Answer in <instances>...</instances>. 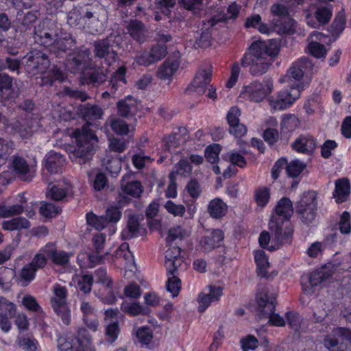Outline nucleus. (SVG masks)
<instances>
[{
    "label": "nucleus",
    "instance_id": "44",
    "mask_svg": "<svg viewBox=\"0 0 351 351\" xmlns=\"http://www.w3.org/2000/svg\"><path fill=\"white\" fill-rule=\"evenodd\" d=\"M118 112L121 116H128L133 112L137 108L136 101L132 97H127L125 99L117 104Z\"/></svg>",
    "mask_w": 351,
    "mask_h": 351
},
{
    "label": "nucleus",
    "instance_id": "56",
    "mask_svg": "<svg viewBox=\"0 0 351 351\" xmlns=\"http://www.w3.org/2000/svg\"><path fill=\"white\" fill-rule=\"evenodd\" d=\"M270 199V191L266 187L259 188L255 193V200L257 205L264 207L269 202Z\"/></svg>",
    "mask_w": 351,
    "mask_h": 351
},
{
    "label": "nucleus",
    "instance_id": "62",
    "mask_svg": "<svg viewBox=\"0 0 351 351\" xmlns=\"http://www.w3.org/2000/svg\"><path fill=\"white\" fill-rule=\"evenodd\" d=\"M40 214L45 217H53L60 212L58 207L51 203H43L40 208Z\"/></svg>",
    "mask_w": 351,
    "mask_h": 351
},
{
    "label": "nucleus",
    "instance_id": "29",
    "mask_svg": "<svg viewBox=\"0 0 351 351\" xmlns=\"http://www.w3.org/2000/svg\"><path fill=\"white\" fill-rule=\"evenodd\" d=\"M121 309L125 314L132 317L149 315L151 313L149 308L144 307L137 301L124 300L121 305Z\"/></svg>",
    "mask_w": 351,
    "mask_h": 351
},
{
    "label": "nucleus",
    "instance_id": "4",
    "mask_svg": "<svg viewBox=\"0 0 351 351\" xmlns=\"http://www.w3.org/2000/svg\"><path fill=\"white\" fill-rule=\"evenodd\" d=\"M269 226L272 236L271 237L266 231L261 233L258 243L262 247L274 251L279 249L284 243L289 242L292 228L288 223H282V226H280L277 220L273 218Z\"/></svg>",
    "mask_w": 351,
    "mask_h": 351
},
{
    "label": "nucleus",
    "instance_id": "32",
    "mask_svg": "<svg viewBox=\"0 0 351 351\" xmlns=\"http://www.w3.org/2000/svg\"><path fill=\"white\" fill-rule=\"evenodd\" d=\"M43 252L46 254L48 258L57 265H64L68 263L72 254L62 250H57L53 244H47L43 248Z\"/></svg>",
    "mask_w": 351,
    "mask_h": 351
},
{
    "label": "nucleus",
    "instance_id": "61",
    "mask_svg": "<svg viewBox=\"0 0 351 351\" xmlns=\"http://www.w3.org/2000/svg\"><path fill=\"white\" fill-rule=\"evenodd\" d=\"M125 69L123 66H120L118 70L113 73L110 79V84L112 88H116V86H121L125 83Z\"/></svg>",
    "mask_w": 351,
    "mask_h": 351
},
{
    "label": "nucleus",
    "instance_id": "11",
    "mask_svg": "<svg viewBox=\"0 0 351 351\" xmlns=\"http://www.w3.org/2000/svg\"><path fill=\"white\" fill-rule=\"evenodd\" d=\"M113 262L117 267L125 271L124 275L128 278H130L136 269L134 256L127 243H123L116 250Z\"/></svg>",
    "mask_w": 351,
    "mask_h": 351
},
{
    "label": "nucleus",
    "instance_id": "52",
    "mask_svg": "<svg viewBox=\"0 0 351 351\" xmlns=\"http://www.w3.org/2000/svg\"><path fill=\"white\" fill-rule=\"evenodd\" d=\"M176 4V0H160L157 3V9L158 11L156 12L155 15V20L159 21L162 18L159 16L158 12H161L165 16H168L171 12V9L173 8Z\"/></svg>",
    "mask_w": 351,
    "mask_h": 351
},
{
    "label": "nucleus",
    "instance_id": "22",
    "mask_svg": "<svg viewBox=\"0 0 351 351\" xmlns=\"http://www.w3.org/2000/svg\"><path fill=\"white\" fill-rule=\"evenodd\" d=\"M294 21L292 19H289L287 25H282L278 23V21L273 19L269 24L263 23L261 22L258 27V30L265 34H270L273 32H276L279 34H290L293 31Z\"/></svg>",
    "mask_w": 351,
    "mask_h": 351
},
{
    "label": "nucleus",
    "instance_id": "15",
    "mask_svg": "<svg viewBox=\"0 0 351 351\" xmlns=\"http://www.w3.org/2000/svg\"><path fill=\"white\" fill-rule=\"evenodd\" d=\"M317 209V194L308 191L303 194L296 206V210L306 222H311L315 216Z\"/></svg>",
    "mask_w": 351,
    "mask_h": 351
},
{
    "label": "nucleus",
    "instance_id": "41",
    "mask_svg": "<svg viewBox=\"0 0 351 351\" xmlns=\"http://www.w3.org/2000/svg\"><path fill=\"white\" fill-rule=\"evenodd\" d=\"M227 205L221 199L215 198L210 201L208 204V210L213 218H221L227 212Z\"/></svg>",
    "mask_w": 351,
    "mask_h": 351
},
{
    "label": "nucleus",
    "instance_id": "36",
    "mask_svg": "<svg viewBox=\"0 0 351 351\" xmlns=\"http://www.w3.org/2000/svg\"><path fill=\"white\" fill-rule=\"evenodd\" d=\"M350 193L349 182L347 179L343 178L335 182V189L333 197L336 202L341 203L345 202Z\"/></svg>",
    "mask_w": 351,
    "mask_h": 351
},
{
    "label": "nucleus",
    "instance_id": "46",
    "mask_svg": "<svg viewBox=\"0 0 351 351\" xmlns=\"http://www.w3.org/2000/svg\"><path fill=\"white\" fill-rule=\"evenodd\" d=\"M136 337L141 344L149 347L153 340V331L148 326H141L136 330Z\"/></svg>",
    "mask_w": 351,
    "mask_h": 351
},
{
    "label": "nucleus",
    "instance_id": "10",
    "mask_svg": "<svg viewBox=\"0 0 351 351\" xmlns=\"http://www.w3.org/2000/svg\"><path fill=\"white\" fill-rule=\"evenodd\" d=\"M256 302L258 308L269 318V322L273 326L280 327L285 324V321L278 314L274 313L275 296L267 292L262 291L256 295Z\"/></svg>",
    "mask_w": 351,
    "mask_h": 351
},
{
    "label": "nucleus",
    "instance_id": "33",
    "mask_svg": "<svg viewBox=\"0 0 351 351\" xmlns=\"http://www.w3.org/2000/svg\"><path fill=\"white\" fill-rule=\"evenodd\" d=\"M292 146L298 152L310 154L315 149L316 142L311 136L302 135L294 141Z\"/></svg>",
    "mask_w": 351,
    "mask_h": 351
},
{
    "label": "nucleus",
    "instance_id": "38",
    "mask_svg": "<svg viewBox=\"0 0 351 351\" xmlns=\"http://www.w3.org/2000/svg\"><path fill=\"white\" fill-rule=\"evenodd\" d=\"M93 281V277L90 275H75L70 285L84 293H88L91 290Z\"/></svg>",
    "mask_w": 351,
    "mask_h": 351
},
{
    "label": "nucleus",
    "instance_id": "59",
    "mask_svg": "<svg viewBox=\"0 0 351 351\" xmlns=\"http://www.w3.org/2000/svg\"><path fill=\"white\" fill-rule=\"evenodd\" d=\"M110 126L112 130L119 135H125L130 132L129 126L121 119H114L111 122Z\"/></svg>",
    "mask_w": 351,
    "mask_h": 351
},
{
    "label": "nucleus",
    "instance_id": "54",
    "mask_svg": "<svg viewBox=\"0 0 351 351\" xmlns=\"http://www.w3.org/2000/svg\"><path fill=\"white\" fill-rule=\"evenodd\" d=\"M346 24L345 14L339 12L335 17L331 27L330 32L333 35L339 36L344 29Z\"/></svg>",
    "mask_w": 351,
    "mask_h": 351
},
{
    "label": "nucleus",
    "instance_id": "18",
    "mask_svg": "<svg viewBox=\"0 0 351 351\" xmlns=\"http://www.w3.org/2000/svg\"><path fill=\"white\" fill-rule=\"evenodd\" d=\"M223 239V234L220 230H208L199 239L198 249L204 252H209L219 247Z\"/></svg>",
    "mask_w": 351,
    "mask_h": 351
},
{
    "label": "nucleus",
    "instance_id": "19",
    "mask_svg": "<svg viewBox=\"0 0 351 351\" xmlns=\"http://www.w3.org/2000/svg\"><path fill=\"white\" fill-rule=\"evenodd\" d=\"M114 36H110L106 40L99 41L95 45V52L97 56L105 58V64L109 66L112 62L115 61L116 53L114 50L115 46L111 43L113 41Z\"/></svg>",
    "mask_w": 351,
    "mask_h": 351
},
{
    "label": "nucleus",
    "instance_id": "25",
    "mask_svg": "<svg viewBox=\"0 0 351 351\" xmlns=\"http://www.w3.org/2000/svg\"><path fill=\"white\" fill-rule=\"evenodd\" d=\"M211 75L210 69L199 70L189 87V90L196 92L198 95L203 94L206 86L210 82Z\"/></svg>",
    "mask_w": 351,
    "mask_h": 351
},
{
    "label": "nucleus",
    "instance_id": "48",
    "mask_svg": "<svg viewBox=\"0 0 351 351\" xmlns=\"http://www.w3.org/2000/svg\"><path fill=\"white\" fill-rule=\"evenodd\" d=\"M12 168L19 176L25 179V176L30 172V167L26 160L19 156H14L12 160Z\"/></svg>",
    "mask_w": 351,
    "mask_h": 351
},
{
    "label": "nucleus",
    "instance_id": "35",
    "mask_svg": "<svg viewBox=\"0 0 351 351\" xmlns=\"http://www.w3.org/2000/svg\"><path fill=\"white\" fill-rule=\"evenodd\" d=\"M71 191V186L65 180L58 181L53 185L47 193V197L53 200L59 201L62 199Z\"/></svg>",
    "mask_w": 351,
    "mask_h": 351
},
{
    "label": "nucleus",
    "instance_id": "47",
    "mask_svg": "<svg viewBox=\"0 0 351 351\" xmlns=\"http://www.w3.org/2000/svg\"><path fill=\"white\" fill-rule=\"evenodd\" d=\"M121 191L126 195L133 197H138L143 192V187L141 183L137 181H131L127 183L123 181L121 184Z\"/></svg>",
    "mask_w": 351,
    "mask_h": 351
},
{
    "label": "nucleus",
    "instance_id": "53",
    "mask_svg": "<svg viewBox=\"0 0 351 351\" xmlns=\"http://www.w3.org/2000/svg\"><path fill=\"white\" fill-rule=\"evenodd\" d=\"M120 332V327L118 322H111L106 325L105 328V335L106 340L110 343H113L118 338Z\"/></svg>",
    "mask_w": 351,
    "mask_h": 351
},
{
    "label": "nucleus",
    "instance_id": "55",
    "mask_svg": "<svg viewBox=\"0 0 351 351\" xmlns=\"http://www.w3.org/2000/svg\"><path fill=\"white\" fill-rule=\"evenodd\" d=\"M166 210L174 217H183L186 208L182 204H178L171 200H168L164 205Z\"/></svg>",
    "mask_w": 351,
    "mask_h": 351
},
{
    "label": "nucleus",
    "instance_id": "2",
    "mask_svg": "<svg viewBox=\"0 0 351 351\" xmlns=\"http://www.w3.org/2000/svg\"><path fill=\"white\" fill-rule=\"evenodd\" d=\"M279 53V46L276 41L256 40L250 46L241 59L243 66L249 67L253 75H261L267 71L273 58Z\"/></svg>",
    "mask_w": 351,
    "mask_h": 351
},
{
    "label": "nucleus",
    "instance_id": "27",
    "mask_svg": "<svg viewBox=\"0 0 351 351\" xmlns=\"http://www.w3.org/2000/svg\"><path fill=\"white\" fill-rule=\"evenodd\" d=\"M180 60L178 57L169 58L158 69V77L163 80H171L180 66Z\"/></svg>",
    "mask_w": 351,
    "mask_h": 351
},
{
    "label": "nucleus",
    "instance_id": "23",
    "mask_svg": "<svg viewBox=\"0 0 351 351\" xmlns=\"http://www.w3.org/2000/svg\"><path fill=\"white\" fill-rule=\"evenodd\" d=\"M13 204L0 205V217L7 218L23 212L26 200L23 195L19 194L13 199Z\"/></svg>",
    "mask_w": 351,
    "mask_h": 351
},
{
    "label": "nucleus",
    "instance_id": "31",
    "mask_svg": "<svg viewBox=\"0 0 351 351\" xmlns=\"http://www.w3.org/2000/svg\"><path fill=\"white\" fill-rule=\"evenodd\" d=\"M90 52L88 51H83L78 53L75 56L72 58L71 61L68 62L66 68L71 73L84 72L86 70V66L89 61Z\"/></svg>",
    "mask_w": 351,
    "mask_h": 351
},
{
    "label": "nucleus",
    "instance_id": "7",
    "mask_svg": "<svg viewBox=\"0 0 351 351\" xmlns=\"http://www.w3.org/2000/svg\"><path fill=\"white\" fill-rule=\"evenodd\" d=\"M300 84L278 91L267 98L269 107L274 111H282L291 107L300 96Z\"/></svg>",
    "mask_w": 351,
    "mask_h": 351
},
{
    "label": "nucleus",
    "instance_id": "40",
    "mask_svg": "<svg viewBox=\"0 0 351 351\" xmlns=\"http://www.w3.org/2000/svg\"><path fill=\"white\" fill-rule=\"evenodd\" d=\"M300 125L298 118L292 114H285L281 117L280 132L282 134L290 133Z\"/></svg>",
    "mask_w": 351,
    "mask_h": 351
},
{
    "label": "nucleus",
    "instance_id": "49",
    "mask_svg": "<svg viewBox=\"0 0 351 351\" xmlns=\"http://www.w3.org/2000/svg\"><path fill=\"white\" fill-rule=\"evenodd\" d=\"M17 346L23 351H36L37 350L38 343L32 337H19L16 340Z\"/></svg>",
    "mask_w": 351,
    "mask_h": 351
},
{
    "label": "nucleus",
    "instance_id": "60",
    "mask_svg": "<svg viewBox=\"0 0 351 351\" xmlns=\"http://www.w3.org/2000/svg\"><path fill=\"white\" fill-rule=\"evenodd\" d=\"M224 158L233 165H237L239 167H244L246 165V160L244 157L237 152H229L224 156Z\"/></svg>",
    "mask_w": 351,
    "mask_h": 351
},
{
    "label": "nucleus",
    "instance_id": "28",
    "mask_svg": "<svg viewBox=\"0 0 351 351\" xmlns=\"http://www.w3.org/2000/svg\"><path fill=\"white\" fill-rule=\"evenodd\" d=\"M312 41L308 44V50L309 53L316 58H325L327 49L322 44L317 42H326L327 38L323 34L314 32L311 35Z\"/></svg>",
    "mask_w": 351,
    "mask_h": 351
},
{
    "label": "nucleus",
    "instance_id": "13",
    "mask_svg": "<svg viewBox=\"0 0 351 351\" xmlns=\"http://www.w3.org/2000/svg\"><path fill=\"white\" fill-rule=\"evenodd\" d=\"M310 66V62L305 58H302L293 64L287 73L280 80V82L281 83H287L289 86L291 87H296L297 84H300L301 91L304 88L301 80L306 70Z\"/></svg>",
    "mask_w": 351,
    "mask_h": 351
},
{
    "label": "nucleus",
    "instance_id": "12",
    "mask_svg": "<svg viewBox=\"0 0 351 351\" xmlns=\"http://www.w3.org/2000/svg\"><path fill=\"white\" fill-rule=\"evenodd\" d=\"M337 338L328 336L324 341V346L330 351H351V331L338 328L333 330Z\"/></svg>",
    "mask_w": 351,
    "mask_h": 351
},
{
    "label": "nucleus",
    "instance_id": "57",
    "mask_svg": "<svg viewBox=\"0 0 351 351\" xmlns=\"http://www.w3.org/2000/svg\"><path fill=\"white\" fill-rule=\"evenodd\" d=\"M306 165L298 160L291 161L287 165V172L290 177H297L304 169Z\"/></svg>",
    "mask_w": 351,
    "mask_h": 351
},
{
    "label": "nucleus",
    "instance_id": "9",
    "mask_svg": "<svg viewBox=\"0 0 351 351\" xmlns=\"http://www.w3.org/2000/svg\"><path fill=\"white\" fill-rule=\"evenodd\" d=\"M51 304L53 311L68 325L71 322V309L67 302V290L64 287L56 284L53 287Z\"/></svg>",
    "mask_w": 351,
    "mask_h": 351
},
{
    "label": "nucleus",
    "instance_id": "45",
    "mask_svg": "<svg viewBox=\"0 0 351 351\" xmlns=\"http://www.w3.org/2000/svg\"><path fill=\"white\" fill-rule=\"evenodd\" d=\"M192 171V167L189 163V160L186 158L180 160L175 166L173 170L169 175V178H176V176L182 177L189 176Z\"/></svg>",
    "mask_w": 351,
    "mask_h": 351
},
{
    "label": "nucleus",
    "instance_id": "21",
    "mask_svg": "<svg viewBox=\"0 0 351 351\" xmlns=\"http://www.w3.org/2000/svg\"><path fill=\"white\" fill-rule=\"evenodd\" d=\"M332 16V10L330 6L317 8L314 16L307 14L306 16L308 25L313 28L318 27L321 25L326 24Z\"/></svg>",
    "mask_w": 351,
    "mask_h": 351
},
{
    "label": "nucleus",
    "instance_id": "43",
    "mask_svg": "<svg viewBox=\"0 0 351 351\" xmlns=\"http://www.w3.org/2000/svg\"><path fill=\"white\" fill-rule=\"evenodd\" d=\"M191 232V228L188 227L182 226H173L169 229L167 240L168 242H171L176 239H184L190 235Z\"/></svg>",
    "mask_w": 351,
    "mask_h": 351
},
{
    "label": "nucleus",
    "instance_id": "26",
    "mask_svg": "<svg viewBox=\"0 0 351 351\" xmlns=\"http://www.w3.org/2000/svg\"><path fill=\"white\" fill-rule=\"evenodd\" d=\"M254 257L258 276L268 278L277 275L276 271H272L271 274H269L268 269L270 267V264L265 252L261 250H254Z\"/></svg>",
    "mask_w": 351,
    "mask_h": 351
},
{
    "label": "nucleus",
    "instance_id": "14",
    "mask_svg": "<svg viewBox=\"0 0 351 351\" xmlns=\"http://www.w3.org/2000/svg\"><path fill=\"white\" fill-rule=\"evenodd\" d=\"M223 295V287L216 285H209L198 294L197 310L204 312L212 304L218 302Z\"/></svg>",
    "mask_w": 351,
    "mask_h": 351
},
{
    "label": "nucleus",
    "instance_id": "50",
    "mask_svg": "<svg viewBox=\"0 0 351 351\" xmlns=\"http://www.w3.org/2000/svg\"><path fill=\"white\" fill-rule=\"evenodd\" d=\"M270 10L271 14L275 16L279 17L280 21L282 19L287 20L285 25L288 24L289 19H287L286 17L289 14V10L287 5L280 2H277L271 5ZM278 23L282 24V21H278Z\"/></svg>",
    "mask_w": 351,
    "mask_h": 351
},
{
    "label": "nucleus",
    "instance_id": "1",
    "mask_svg": "<svg viewBox=\"0 0 351 351\" xmlns=\"http://www.w3.org/2000/svg\"><path fill=\"white\" fill-rule=\"evenodd\" d=\"M103 111L101 108L95 106H86L84 108V117L87 125L81 129H77L71 134L74 139L75 147L69 153V158L73 162L85 164L95 152L98 144V138L90 129V121L101 119Z\"/></svg>",
    "mask_w": 351,
    "mask_h": 351
},
{
    "label": "nucleus",
    "instance_id": "24",
    "mask_svg": "<svg viewBox=\"0 0 351 351\" xmlns=\"http://www.w3.org/2000/svg\"><path fill=\"white\" fill-rule=\"evenodd\" d=\"M80 310L82 313L83 321L87 328L95 332L98 328L99 323L95 317L96 311L93 306L88 301L82 300L80 304Z\"/></svg>",
    "mask_w": 351,
    "mask_h": 351
},
{
    "label": "nucleus",
    "instance_id": "3",
    "mask_svg": "<svg viewBox=\"0 0 351 351\" xmlns=\"http://www.w3.org/2000/svg\"><path fill=\"white\" fill-rule=\"evenodd\" d=\"M165 267L167 272L166 287L173 298L178 295L181 289V281L179 279L178 269L185 267L184 257L181 255V249L172 246L165 252Z\"/></svg>",
    "mask_w": 351,
    "mask_h": 351
},
{
    "label": "nucleus",
    "instance_id": "58",
    "mask_svg": "<svg viewBox=\"0 0 351 351\" xmlns=\"http://www.w3.org/2000/svg\"><path fill=\"white\" fill-rule=\"evenodd\" d=\"M221 152V147L218 144H213L208 146L205 150V157L210 163H215L219 160V154Z\"/></svg>",
    "mask_w": 351,
    "mask_h": 351
},
{
    "label": "nucleus",
    "instance_id": "34",
    "mask_svg": "<svg viewBox=\"0 0 351 351\" xmlns=\"http://www.w3.org/2000/svg\"><path fill=\"white\" fill-rule=\"evenodd\" d=\"M144 232V228L140 224L139 218L132 215L129 217L127 228L121 232V237L128 239L142 234Z\"/></svg>",
    "mask_w": 351,
    "mask_h": 351
},
{
    "label": "nucleus",
    "instance_id": "20",
    "mask_svg": "<svg viewBox=\"0 0 351 351\" xmlns=\"http://www.w3.org/2000/svg\"><path fill=\"white\" fill-rule=\"evenodd\" d=\"M276 215H273L271 219L277 220L280 226H282V223H288L291 226L289 219L291 217L293 213V208L291 202L286 197L281 199L275 209Z\"/></svg>",
    "mask_w": 351,
    "mask_h": 351
},
{
    "label": "nucleus",
    "instance_id": "17",
    "mask_svg": "<svg viewBox=\"0 0 351 351\" xmlns=\"http://www.w3.org/2000/svg\"><path fill=\"white\" fill-rule=\"evenodd\" d=\"M330 267L331 265L329 264L312 272L309 276H303L302 278L303 291L306 294L313 293V287L321 284L331 275L329 272Z\"/></svg>",
    "mask_w": 351,
    "mask_h": 351
},
{
    "label": "nucleus",
    "instance_id": "8",
    "mask_svg": "<svg viewBox=\"0 0 351 351\" xmlns=\"http://www.w3.org/2000/svg\"><path fill=\"white\" fill-rule=\"evenodd\" d=\"M58 349V351H93L91 336L86 328H80L75 342L70 337H59Z\"/></svg>",
    "mask_w": 351,
    "mask_h": 351
},
{
    "label": "nucleus",
    "instance_id": "64",
    "mask_svg": "<svg viewBox=\"0 0 351 351\" xmlns=\"http://www.w3.org/2000/svg\"><path fill=\"white\" fill-rule=\"evenodd\" d=\"M106 168L112 176H117L121 169V160L114 158L106 163Z\"/></svg>",
    "mask_w": 351,
    "mask_h": 351
},
{
    "label": "nucleus",
    "instance_id": "6",
    "mask_svg": "<svg viewBox=\"0 0 351 351\" xmlns=\"http://www.w3.org/2000/svg\"><path fill=\"white\" fill-rule=\"evenodd\" d=\"M47 27V29L44 27L41 29L39 27L36 28L35 30V41L46 47H51V51H56V49L65 50L67 47L66 45L71 46L73 40L72 38H64V39L60 38L58 40H53L52 36H57L56 32L51 28L53 24H51L49 27V23L45 21L43 26Z\"/></svg>",
    "mask_w": 351,
    "mask_h": 351
},
{
    "label": "nucleus",
    "instance_id": "51",
    "mask_svg": "<svg viewBox=\"0 0 351 351\" xmlns=\"http://www.w3.org/2000/svg\"><path fill=\"white\" fill-rule=\"evenodd\" d=\"M86 222L88 225L96 230H102L107 226L108 221L104 217H98L93 213L86 214Z\"/></svg>",
    "mask_w": 351,
    "mask_h": 351
},
{
    "label": "nucleus",
    "instance_id": "63",
    "mask_svg": "<svg viewBox=\"0 0 351 351\" xmlns=\"http://www.w3.org/2000/svg\"><path fill=\"white\" fill-rule=\"evenodd\" d=\"M144 299V307H147L150 309V307H156L160 302V298L153 291L145 293L143 295Z\"/></svg>",
    "mask_w": 351,
    "mask_h": 351
},
{
    "label": "nucleus",
    "instance_id": "37",
    "mask_svg": "<svg viewBox=\"0 0 351 351\" xmlns=\"http://www.w3.org/2000/svg\"><path fill=\"white\" fill-rule=\"evenodd\" d=\"M130 35L139 43H144L147 38V29L141 22L138 21H131L128 26Z\"/></svg>",
    "mask_w": 351,
    "mask_h": 351
},
{
    "label": "nucleus",
    "instance_id": "39",
    "mask_svg": "<svg viewBox=\"0 0 351 351\" xmlns=\"http://www.w3.org/2000/svg\"><path fill=\"white\" fill-rule=\"evenodd\" d=\"M107 256L93 255L86 252H81L77 256V262L82 268L93 267L98 263L104 261V257Z\"/></svg>",
    "mask_w": 351,
    "mask_h": 351
},
{
    "label": "nucleus",
    "instance_id": "16",
    "mask_svg": "<svg viewBox=\"0 0 351 351\" xmlns=\"http://www.w3.org/2000/svg\"><path fill=\"white\" fill-rule=\"evenodd\" d=\"M95 282L101 287L99 291L95 293L104 303L111 304H113L116 298L111 288L112 281L108 276L106 271L104 269L97 270L95 274Z\"/></svg>",
    "mask_w": 351,
    "mask_h": 351
},
{
    "label": "nucleus",
    "instance_id": "30",
    "mask_svg": "<svg viewBox=\"0 0 351 351\" xmlns=\"http://www.w3.org/2000/svg\"><path fill=\"white\" fill-rule=\"evenodd\" d=\"M64 157L55 152H49L45 157L44 168L50 173H56L63 167Z\"/></svg>",
    "mask_w": 351,
    "mask_h": 351
},
{
    "label": "nucleus",
    "instance_id": "42",
    "mask_svg": "<svg viewBox=\"0 0 351 351\" xmlns=\"http://www.w3.org/2000/svg\"><path fill=\"white\" fill-rule=\"evenodd\" d=\"M30 223L28 220L23 217H16L8 221H4L2 228L5 230L14 231L28 228Z\"/></svg>",
    "mask_w": 351,
    "mask_h": 351
},
{
    "label": "nucleus",
    "instance_id": "5",
    "mask_svg": "<svg viewBox=\"0 0 351 351\" xmlns=\"http://www.w3.org/2000/svg\"><path fill=\"white\" fill-rule=\"evenodd\" d=\"M274 90L273 81L269 78H265L262 82H253L243 86L240 93V98L252 102L263 101Z\"/></svg>",
    "mask_w": 351,
    "mask_h": 351
}]
</instances>
